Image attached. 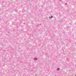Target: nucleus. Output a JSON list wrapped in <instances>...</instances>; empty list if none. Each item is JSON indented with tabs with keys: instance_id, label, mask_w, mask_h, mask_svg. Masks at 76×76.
I'll return each instance as SVG.
<instances>
[{
	"instance_id": "obj_5",
	"label": "nucleus",
	"mask_w": 76,
	"mask_h": 76,
	"mask_svg": "<svg viewBox=\"0 0 76 76\" xmlns=\"http://www.w3.org/2000/svg\"><path fill=\"white\" fill-rule=\"evenodd\" d=\"M61 1V0H60Z\"/></svg>"
},
{
	"instance_id": "obj_4",
	"label": "nucleus",
	"mask_w": 76,
	"mask_h": 76,
	"mask_svg": "<svg viewBox=\"0 0 76 76\" xmlns=\"http://www.w3.org/2000/svg\"><path fill=\"white\" fill-rule=\"evenodd\" d=\"M49 18L50 19V17H49Z\"/></svg>"
},
{
	"instance_id": "obj_2",
	"label": "nucleus",
	"mask_w": 76,
	"mask_h": 76,
	"mask_svg": "<svg viewBox=\"0 0 76 76\" xmlns=\"http://www.w3.org/2000/svg\"><path fill=\"white\" fill-rule=\"evenodd\" d=\"M59 70H60V68H57L56 70L57 71H59Z\"/></svg>"
},
{
	"instance_id": "obj_3",
	"label": "nucleus",
	"mask_w": 76,
	"mask_h": 76,
	"mask_svg": "<svg viewBox=\"0 0 76 76\" xmlns=\"http://www.w3.org/2000/svg\"><path fill=\"white\" fill-rule=\"evenodd\" d=\"M53 16H51L50 18H53Z\"/></svg>"
},
{
	"instance_id": "obj_1",
	"label": "nucleus",
	"mask_w": 76,
	"mask_h": 76,
	"mask_svg": "<svg viewBox=\"0 0 76 76\" xmlns=\"http://www.w3.org/2000/svg\"><path fill=\"white\" fill-rule=\"evenodd\" d=\"M34 60L35 61H37V60H38V58H34Z\"/></svg>"
}]
</instances>
